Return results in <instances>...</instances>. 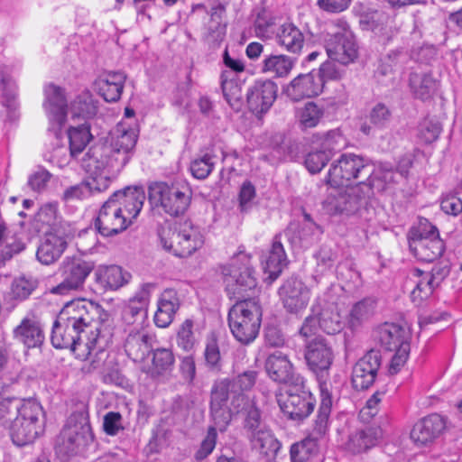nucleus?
<instances>
[{
	"label": "nucleus",
	"mask_w": 462,
	"mask_h": 462,
	"mask_svg": "<svg viewBox=\"0 0 462 462\" xmlns=\"http://www.w3.org/2000/svg\"><path fill=\"white\" fill-rule=\"evenodd\" d=\"M112 337L110 315L101 306L83 299L65 304L52 327L55 348H69L98 367L96 357L105 355Z\"/></svg>",
	"instance_id": "f257e3e1"
},
{
	"label": "nucleus",
	"mask_w": 462,
	"mask_h": 462,
	"mask_svg": "<svg viewBox=\"0 0 462 462\" xmlns=\"http://www.w3.org/2000/svg\"><path fill=\"white\" fill-rule=\"evenodd\" d=\"M144 192L139 188L127 187L115 191L101 207L95 226L104 236L125 231L139 215Z\"/></svg>",
	"instance_id": "f03ea898"
},
{
	"label": "nucleus",
	"mask_w": 462,
	"mask_h": 462,
	"mask_svg": "<svg viewBox=\"0 0 462 462\" xmlns=\"http://www.w3.org/2000/svg\"><path fill=\"white\" fill-rule=\"evenodd\" d=\"M136 142L135 131L119 125L112 132L109 143L89 148L82 159L81 166L85 171L94 173L104 169L119 172L130 161Z\"/></svg>",
	"instance_id": "7ed1b4c3"
},
{
	"label": "nucleus",
	"mask_w": 462,
	"mask_h": 462,
	"mask_svg": "<svg viewBox=\"0 0 462 462\" xmlns=\"http://www.w3.org/2000/svg\"><path fill=\"white\" fill-rule=\"evenodd\" d=\"M11 411L17 412L10 425V436L16 446L32 443L44 430V414L40 403L32 400L14 403Z\"/></svg>",
	"instance_id": "20e7f679"
},
{
	"label": "nucleus",
	"mask_w": 462,
	"mask_h": 462,
	"mask_svg": "<svg viewBox=\"0 0 462 462\" xmlns=\"http://www.w3.org/2000/svg\"><path fill=\"white\" fill-rule=\"evenodd\" d=\"M263 311L254 300H243L228 311V326L234 337L243 345L254 341L259 334Z\"/></svg>",
	"instance_id": "39448f33"
},
{
	"label": "nucleus",
	"mask_w": 462,
	"mask_h": 462,
	"mask_svg": "<svg viewBox=\"0 0 462 462\" xmlns=\"http://www.w3.org/2000/svg\"><path fill=\"white\" fill-rule=\"evenodd\" d=\"M373 175V165L362 156L354 153H344L334 162L329 171L326 182L332 187L359 185L367 182Z\"/></svg>",
	"instance_id": "423d86ee"
},
{
	"label": "nucleus",
	"mask_w": 462,
	"mask_h": 462,
	"mask_svg": "<svg viewBox=\"0 0 462 462\" xmlns=\"http://www.w3.org/2000/svg\"><path fill=\"white\" fill-rule=\"evenodd\" d=\"M160 236L163 247L180 257L189 256L204 244L199 227L189 220L162 228Z\"/></svg>",
	"instance_id": "0eeeda50"
},
{
	"label": "nucleus",
	"mask_w": 462,
	"mask_h": 462,
	"mask_svg": "<svg viewBox=\"0 0 462 462\" xmlns=\"http://www.w3.org/2000/svg\"><path fill=\"white\" fill-rule=\"evenodd\" d=\"M192 192L185 185L154 182L149 186L148 198L154 207H162L171 216L183 214L189 206Z\"/></svg>",
	"instance_id": "6e6552de"
},
{
	"label": "nucleus",
	"mask_w": 462,
	"mask_h": 462,
	"mask_svg": "<svg viewBox=\"0 0 462 462\" xmlns=\"http://www.w3.org/2000/svg\"><path fill=\"white\" fill-rule=\"evenodd\" d=\"M258 373L247 370L236 377L217 380L212 386V410L218 420L223 424L229 419L227 411L222 409L225 401L229 400L230 393H245L255 384Z\"/></svg>",
	"instance_id": "1a4fd4ad"
},
{
	"label": "nucleus",
	"mask_w": 462,
	"mask_h": 462,
	"mask_svg": "<svg viewBox=\"0 0 462 462\" xmlns=\"http://www.w3.org/2000/svg\"><path fill=\"white\" fill-rule=\"evenodd\" d=\"M342 328V318L337 306L325 302L318 297L311 307V314L304 319L300 333L308 337L320 329L328 335H334L340 332Z\"/></svg>",
	"instance_id": "9d476101"
},
{
	"label": "nucleus",
	"mask_w": 462,
	"mask_h": 462,
	"mask_svg": "<svg viewBox=\"0 0 462 462\" xmlns=\"http://www.w3.org/2000/svg\"><path fill=\"white\" fill-rule=\"evenodd\" d=\"M410 250L420 261L433 262L442 255L445 246L436 226L420 222L412 227L408 235Z\"/></svg>",
	"instance_id": "9b49d317"
},
{
	"label": "nucleus",
	"mask_w": 462,
	"mask_h": 462,
	"mask_svg": "<svg viewBox=\"0 0 462 462\" xmlns=\"http://www.w3.org/2000/svg\"><path fill=\"white\" fill-rule=\"evenodd\" d=\"M372 197L370 184L363 181L353 185L345 191L335 190L329 193L322 203L324 211L331 216L350 214L358 209L360 205Z\"/></svg>",
	"instance_id": "f8f14e48"
},
{
	"label": "nucleus",
	"mask_w": 462,
	"mask_h": 462,
	"mask_svg": "<svg viewBox=\"0 0 462 462\" xmlns=\"http://www.w3.org/2000/svg\"><path fill=\"white\" fill-rule=\"evenodd\" d=\"M278 403L289 419L301 420L313 411L315 399L305 389L303 379H297L295 383L289 385L284 393L280 394Z\"/></svg>",
	"instance_id": "ddd939ff"
},
{
	"label": "nucleus",
	"mask_w": 462,
	"mask_h": 462,
	"mask_svg": "<svg viewBox=\"0 0 462 462\" xmlns=\"http://www.w3.org/2000/svg\"><path fill=\"white\" fill-rule=\"evenodd\" d=\"M226 288L234 294H242L256 286V279L245 254H238L231 260L228 267L223 269Z\"/></svg>",
	"instance_id": "4468645a"
},
{
	"label": "nucleus",
	"mask_w": 462,
	"mask_h": 462,
	"mask_svg": "<svg viewBox=\"0 0 462 462\" xmlns=\"http://www.w3.org/2000/svg\"><path fill=\"white\" fill-rule=\"evenodd\" d=\"M95 264L91 261L81 258L67 259L61 266L62 281L57 286L51 289L53 294H67L70 291L81 288L93 271Z\"/></svg>",
	"instance_id": "2eb2a0df"
},
{
	"label": "nucleus",
	"mask_w": 462,
	"mask_h": 462,
	"mask_svg": "<svg viewBox=\"0 0 462 462\" xmlns=\"http://www.w3.org/2000/svg\"><path fill=\"white\" fill-rule=\"evenodd\" d=\"M305 358L310 369L316 374L321 390V383L328 381L329 368L333 363L334 354L330 346L323 338L310 341L305 351Z\"/></svg>",
	"instance_id": "dca6fc26"
},
{
	"label": "nucleus",
	"mask_w": 462,
	"mask_h": 462,
	"mask_svg": "<svg viewBox=\"0 0 462 462\" xmlns=\"http://www.w3.org/2000/svg\"><path fill=\"white\" fill-rule=\"evenodd\" d=\"M278 294L286 311L297 315L307 309L311 289L301 279L291 277L279 288Z\"/></svg>",
	"instance_id": "f3484780"
},
{
	"label": "nucleus",
	"mask_w": 462,
	"mask_h": 462,
	"mask_svg": "<svg viewBox=\"0 0 462 462\" xmlns=\"http://www.w3.org/2000/svg\"><path fill=\"white\" fill-rule=\"evenodd\" d=\"M155 283H143L139 290L125 304L122 319L127 325L142 326L147 318V310Z\"/></svg>",
	"instance_id": "a211bd4d"
},
{
	"label": "nucleus",
	"mask_w": 462,
	"mask_h": 462,
	"mask_svg": "<svg viewBox=\"0 0 462 462\" xmlns=\"http://www.w3.org/2000/svg\"><path fill=\"white\" fill-rule=\"evenodd\" d=\"M382 356L378 350L371 349L362 356L352 370V384L356 390H365L375 381Z\"/></svg>",
	"instance_id": "6ab92c4d"
},
{
	"label": "nucleus",
	"mask_w": 462,
	"mask_h": 462,
	"mask_svg": "<svg viewBox=\"0 0 462 462\" xmlns=\"http://www.w3.org/2000/svg\"><path fill=\"white\" fill-rule=\"evenodd\" d=\"M71 420L61 431L62 445L68 453L75 454L94 441L91 426L86 418L71 424Z\"/></svg>",
	"instance_id": "aec40b11"
},
{
	"label": "nucleus",
	"mask_w": 462,
	"mask_h": 462,
	"mask_svg": "<svg viewBox=\"0 0 462 462\" xmlns=\"http://www.w3.org/2000/svg\"><path fill=\"white\" fill-rule=\"evenodd\" d=\"M277 97V86L271 80L256 81L246 94L250 111L257 117L269 111Z\"/></svg>",
	"instance_id": "412c9836"
},
{
	"label": "nucleus",
	"mask_w": 462,
	"mask_h": 462,
	"mask_svg": "<svg viewBox=\"0 0 462 462\" xmlns=\"http://www.w3.org/2000/svg\"><path fill=\"white\" fill-rule=\"evenodd\" d=\"M127 75L122 70H105L95 80L96 89L106 102H117L122 96Z\"/></svg>",
	"instance_id": "4be33fe9"
},
{
	"label": "nucleus",
	"mask_w": 462,
	"mask_h": 462,
	"mask_svg": "<svg viewBox=\"0 0 462 462\" xmlns=\"http://www.w3.org/2000/svg\"><path fill=\"white\" fill-rule=\"evenodd\" d=\"M15 340L27 348H39L42 346L45 335L40 320L34 315H27L13 330Z\"/></svg>",
	"instance_id": "5701e85b"
},
{
	"label": "nucleus",
	"mask_w": 462,
	"mask_h": 462,
	"mask_svg": "<svg viewBox=\"0 0 462 462\" xmlns=\"http://www.w3.org/2000/svg\"><path fill=\"white\" fill-rule=\"evenodd\" d=\"M264 366L268 376L279 383L291 385L295 383L297 379H303L294 373L291 362L286 355L280 351L269 355Z\"/></svg>",
	"instance_id": "b1692460"
},
{
	"label": "nucleus",
	"mask_w": 462,
	"mask_h": 462,
	"mask_svg": "<svg viewBox=\"0 0 462 462\" xmlns=\"http://www.w3.org/2000/svg\"><path fill=\"white\" fill-rule=\"evenodd\" d=\"M44 110L51 124L61 126L67 116V101L61 88L50 83L44 88Z\"/></svg>",
	"instance_id": "393cba45"
},
{
	"label": "nucleus",
	"mask_w": 462,
	"mask_h": 462,
	"mask_svg": "<svg viewBox=\"0 0 462 462\" xmlns=\"http://www.w3.org/2000/svg\"><path fill=\"white\" fill-rule=\"evenodd\" d=\"M445 427L446 422L440 415H429L413 426L411 439L419 446L428 445L443 432Z\"/></svg>",
	"instance_id": "a878e982"
},
{
	"label": "nucleus",
	"mask_w": 462,
	"mask_h": 462,
	"mask_svg": "<svg viewBox=\"0 0 462 462\" xmlns=\"http://www.w3.org/2000/svg\"><path fill=\"white\" fill-rule=\"evenodd\" d=\"M322 79L312 72L298 75L287 87L285 93L293 102L313 97L322 92Z\"/></svg>",
	"instance_id": "bb28decb"
},
{
	"label": "nucleus",
	"mask_w": 462,
	"mask_h": 462,
	"mask_svg": "<svg viewBox=\"0 0 462 462\" xmlns=\"http://www.w3.org/2000/svg\"><path fill=\"white\" fill-rule=\"evenodd\" d=\"M410 331L399 324L386 322L377 328L378 342L387 351L410 345Z\"/></svg>",
	"instance_id": "cd10ccee"
},
{
	"label": "nucleus",
	"mask_w": 462,
	"mask_h": 462,
	"mask_svg": "<svg viewBox=\"0 0 462 462\" xmlns=\"http://www.w3.org/2000/svg\"><path fill=\"white\" fill-rule=\"evenodd\" d=\"M180 306V300L174 289H166L161 294L157 310L154 314V323L159 328H167L173 320Z\"/></svg>",
	"instance_id": "c85d7f7f"
},
{
	"label": "nucleus",
	"mask_w": 462,
	"mask_h": 462,
	"mask_svg": "<svg viewBox=\"0 0 462 462\" xmlns=\"http://www.w3.org/2000/svg\"><path fill=\"white\" fill-rule=\"evenodd\" d=\"M229 399L230 404L228 405L227 401H225V403H223L222 406L223 410L228 411L229 419L222 425V423L216 417L214 411L212 410V391L210 392V416L214 421V424H216V426L218 428V430L221 432L225 431L227 429L228 425L232 420L233 414H245L251 406L256 404L254 399L249 398L243 393H230Z\"/></svg>",
	"instance_id": "c756f323"
},
{
	"label": "nucleus",
	"mask_w": 462,
	"mask_h": 462,
	"mask_svg": "<svg viewBox=\"0 0 462 462\" xmlns=\"http://www.w3.org/2000/svg\"><path fill=\"white\" fill-rule=\"evenodd\" d=\"M326 51L328 58L345 56L356 58L357 46L354 35L350 32L336 33L326 41Z\"/></svg>",
	"instance_id": "7c9ffc66"
},
{
	"label": "nucleus",
	"mask_w": 462,
	"mask_h": 462,
	"mask_svg": "<svg viewBox=\"0 0 462 462\" xmlns=\"http://www.w3.org/2000/svg\"><path fill=\"white\" fill-rule=\"evenodd\" d=\"M66 247L67 241L62 236L49 232L39 246L36 256L42 263L48 265L56 262Z\"/></svg>",
	"instance_id": "2f4dec72"
},
{
	"label": "nucleus",
	"mask_w": 462,
	"mask_h": 462,
	"mask_svg": "<svg viewBox=\"0 0 462 462\" xmlns=\"http://www.w3.org/2000/svg\"><path fill=\"white\" fill-rule=\"evenodd\" d=\"M320 396V405L313 428V434L316 435V438L325 435L328 429V422L332 406L331 383H321Z\"/></svg>",
	"instance_id": "473e14b6"
},
{
	"label": "nucleus",
	"mask_w": 462,
	"mask_h": 462,
	"mask_svg": "<svg viewBox=\"0 0 462 462\" xmlns=\"http://www.w3.org/2000/svg\"><path fill=\"white\" fill-rule=\"evenodd\" d=\"M410 87L416 98L427 101L435 95L439 83L430 74L412 72L410 76Z\"/></svg>",
	"instance_id": "72a5a7b5"
},
{
	"label": "nucleus",
	"mask_w": 462,
	"mask_h": 462,
	"mask_svg": "<svg viewBox=\"0 0 462 462\" xmlns=\"http://www.w3.org/2000/svg\"><path fill=\"white\" fill-rule=\"evenodd\" d=\"M148 334L139 331H131L125 341V351L134 362L143 361L151 347Z\"/></svg>",
	"instance_id": "f704fd0d"
},
{
	"label": "nucleus",
	"mask_w": 462,
	"mask_h": 462,
	"mask_svg": "<svg viewBox=\"0 0 462 462\" xmlns=\"http://www.w3.org/2000/svg\"><path fill=\"white\" fill-rule=\"evenodd\" d=\"M253 448L268 460L275 458L281 448V443L267 428L248 438Z\"/></svg>",
	"instance_id": "c9c22d12"
},
{
	"label": "nucleus",
	"mask_w": 462,
	"mask_h": 462,
	"mask_svg": "<svg viewBox=\"0 0 462 462\" xmlns=\"http://www.w3.org/2000/svg\"><path fill=\"white\" fill-rule=\"evenodd\" d=\"M130 274L118 265L102 266L97 272V281L106 288L117 290L126 284Z\"/></svg>",
	"instance_id": "e433bc0d"
},
{
	"label": "nucleus",
	"mask_w": 462,
	"mask_h": 462,
	"mask_svg": "<svg viewBox=\"0 0 462 462\" xmlns=\"http://www.w3.org/2000/svg\"><path fill=\"white\" fill-rule=\"evenodd\" d=\"M175 357L170 348H157L152 351V365L148 374L152 377H160L170 374L174 366Z\"/></svg>",
	"instance_id": "4c0bfd02"
},
{
	"label": "nucleus",
	"mask_w": 462,
	"mask_h": 462,
	"mask_svg": "<svg viewBox=\"0 0 462 462\" xmlns=\"http://www.w3.org/2000/svg\"><path fill=\"white\" fill-rule=\"evenodd\" d=\"M378 438L379 431L376 429L366 428L350 435L346 447L353 453H361L374 447Z\"/></svg>",
	"instance_id": "58836bf2"
},
{
	"label": "nucleus",
	"mask_w": 462,
	"mask_h": 462,
	"mask_svg": "<svg viewBox=\"0 0 462 462\" xmlns=\"http://www.w3.org/2000/svg\"><path fill=\"white\" fill-rule=\"evenodd\" d=\"M278 42L288 51L298 53L304 44L302 32L292 23L282 24L277 33Z\"/></svg>",
	"instance_id": "ea45409f"
},
{
	"label": "nucleus",
	"mask_w": 462,
	"mask_h": 462,
	"mask_svg": "<svg viewBox=\"0 0 462 462\" xmlns=\"http://www.w3.org/2000/svg\"><path fill=\"white\" fill-rule=\"evenodd\" d=\"M68 135L69 140V151L73 157L81 153L93 138L90 133V125L88 123L70 127L68 131Z\"/></svg>",
	"instance_id": "a19ab883"
},
{
	"label": "nucleus",
	"mask_w": 462,
	"mask_h": 462,
	"mask_svg": "<svg viewBox=\"0 0 462 462\" xmlns=\"http://www.w3.org/2000/svg\"><path fill=\"white\" fill-rule=\"evenodd\" d=\"M220 84L226 102L233 108L239 110L243 104V91L241 83L235 78H229L226 72H221Z\"/></svg>",
	"instance_id": "79ce46f5"
},
{
	"label": "nucleus",
	"mask_w": 462,
	"mask_h": 462,
	"mask_svg": "<svg viewBox=\"0 0 462 462\" xmlns=\"http://www.w3.org/2000/svg\"><path fill=\"white\" fill-rule=\"evenodd\" d=\"M278 236L273 243L269 256L265 263V271L270 277L277 278L287 264V257L282 243L277 240Z\"/></svg>",
	"instance_id": "37998d69"
},
{
	"label": "nucleus",
	"mask_w": 462,
	"mask_h": 462,
	"mask_svg": "<svg viewBox=\"0 0 462 462\" xmlns=\"http://www.w3.org/2000/svg\"><path fill=\"white\" fill-rule=\"evenodd\" d=\"M412 276L417 280L415 281V288L411 292V298L414 303L420 304L432 294L436 286L430 281L429 273H424L420 269H414Z\"/></svg>",
	"instance_id": "c03bdc74"
},
{
	"label": "nucleus",
	"mask_w": 462,
	"mask_h": 462,
	"mask_svg": "<svg viewBox=\"0 0 462 462\" xmlns=\"http://www.w3.org/2000/svg\"><path fill=\"white\" fill-rule=\"evenodd\" d=\"M325 114L323 106L315 102H307L299 111V124L301 128L316 127Z\"/></svg>",
	"instance_id": "a18cd8bd"
},
{
	"label": "nucleus",
	"mask_w": 462,
	"mask_h": 462,
	"mask_svg": "<svg viewBox=\"0 0 462 462\" xmlns=\"http://www.w3.org/2000/svg\"><path fill=\"white\" fill-rule=\"evenodd\" d=\"M225 13V7L219 4L211 8L210 11V24L208 26V32L207 41L210 43H217L223 40L226 34V25L222 23V16Z\"/></svg>",
	"instance_id": "49530a36"
},
{
	"label": "nucleus",
	"mask_w": 462,
	"mask_h": 462,
	"mask_svg": "<svg viewBox=\"0 0 462 462\" xmlns=\"http://www.w3.org/2000/svg\"><path fill=\"white\" fill-rule=\"evenodd\" d=\"M376 302L371 298H365L356 302L351 309L349 323L351 327H357L370 319L375 310Z\"/></svg>",
	"instance_id": "de8ad7c7"
},
{
	"label": "nucleus",
	"mask_w": 462,
	"mask_h": 462,
	"mask_svg": "<svg viewBox=\"0 0 462 462\" xmlns=\"http://www.w3.org/2000/svg\"><path fill=\"white\" fill-rule=\"evenodd\" d=\"M1 83L3 85L5 106L8 111L7 116L10 120L14 121L17 118L16 111L18 109L16 85L9 75H3Z\"/></svg>",
	"instance_id": "09e8293b"
},
{
	"label": "nucleus",
	"mask_w": 462,
	"mask_h": 462,
	"mask_svg": "<svg viewBox=\"0 0 462 462\" xmlns=\"http://www.w3.org/2000/svg\"><path fill=\"white\" fill-rule=\"evenodd\" d=\"M267 427L263 421L262 412L260 409L254 404L244 414L243 429L246 433L247 438L258 433L260 430H265Z\"/></svg>",
	"instance_id": "8fccbe9b"
},
{
	"label": "nucleus",
	"mask_w": 462,
	"mask_h": 462,
	"mask_svg": "<svg viewBox=\"0 0 462 462\" xmlns=\"http://www.w3.org/2000/svg\"><path fill=\"white\" fill-rule=\"evenodd\" d=\"M38 282L32 277L21 276L14 280L11 293L14 300H24L37 288Z\"/></svg>",
	"instance_id": "3c124183"
},
{
	"label": "nucleus",
	"mask_w": 462,
	"mask_h": 462,
	"mask_svg": "<svg viewBox=\"0 0 462 462\" xmlns=\"http://www.w3.org/2000/svg\"><path fill=\"white\" fill-rule=\"evenodd\" d=\"M86 172L90 175L89 179L87 180L90 195L107 189L111 182V178L118 173L113 172L109 171V169H104L96 173L88 171H86Z\"/></svg>",
	"instance_id": "603ef678"
},
{
	"label": "nucleus",
	"mask_w": 462,
	"mask_h": 462,
	"mask_svg": "<svg viewBox=\"0 0 462 462\" xmlns=\"http://www.w3.org/2000/svg\"><path fill=\"white\" fill-rule=\"evenodd\" d=\"M348 61L341 60H327L319 68V74L316 75L317 79H322V86L325 79H337L345 71V67Z\"/></svg>",
	"instance_id": "864d4df0"
},
{
	"label": "nucleus",
	"mask_w": 462,
	"mask_h": 462,
	"mask_svg": "<svg viewBox=\"0 0 462 462\" xmlns=\"http://www.w3.org/2000/svg\"><path fill=\"white\" fill-rule=\"evenodd\" d=\"M320 145L321 149L329 152L332 157L336 152L341 151L346 146V139L338 129H334L323 135Z\"/></svg>",
	"instance_id": "5fc2aeb1"
},
{
	"label": "nucleus",
	"mask_w": 462,
	"mask_h": 462,
	"mask_svg": "<svg viewBox=\"0 0 462 462\" xmlns=\"http://www.w3.org/2000/svg\"><path fill=\"white\" fill-rule=\"evenodd\" d=\"M194 322L187 319L182 322L177 333V344L186 352L191 351L196 344V337L193 332Z\"/></svg>",
	"instance_id": "6e6d98bb"
},
{
	"label": "nucleus",
	"mask_w": 462,
	"mask_h": 462,
	"mask_svg": "<svg viewBox=\"0 0 462 462\" xmlns=\"http://www.w3.org/2000/svg\"><path fill=\"white\" fill-rule=\"evenodd\" d=\"M213 159L214 156L207 152L204 155L193 160L190 163L191 174L196 179H206L214 168L215 162Z\"/></svg>",
	"instance_id": "4d7b16f0"
},
{
	"label": "nucleus",
	"mask_w": 462,
	"mask_h": 462,
	"mask_svg": "<svg viewBox=\"0 0 462 462\" xmlns=\"http://www.w3.org/2000/svg\"><path fill=\"white\" fill-rule=\"evenodd\" d=\"M316 449V443L312 439H305L300 442L294 443L291 447V462H305Z\"/></svg>",
	"instance_id": "13d9d810"
},
{
	"label": "nucleus",
	"mask_w": 462,
	"mask_h": 462,
	"mask_svg": "<svg viewBox=\"0 0 462 462\" xmlns=\"http://www.w3.org/2000/svg\"><path fill=\"white\" fill-rule=\"evenodd\" d=\"M392 110L385 104H375L369 112L370 124L377 128H383L392 119Z\"/></svg>",
	"instance_id": "bf43d9fd"
},
{
	"label": "nucleus",
	"mask_w": 462,
	"mask_h": 462,
	"mask_svg": "<svg viewBox=\"0 0 462 462\" xmlns=\"http://www.w3.org/2000/svg\"><path fill=\"white\" fill-rule=\"evenodd\" d=\"M394 176V172L391 170H382L379 169L377 171L373 167V175L371 178L367 179V182L365 184H370L372 188V196L374 193V190L380 192L384 190L386 185L388 183L393 182Z\"/></svg>",
	"instance_id": "052dcab7"
},
{
	"label": "nucleus",
	"mask_w": 462,
	"mask_h": 462,
	"mask_svg": "<svg viewBox=\"0 0 462 462\" xmlns=\"http://www.w3.org/2000/svg\"><path fill=\"white\" fill-rule=\"evenodd\" d=\"M331 159L330 153L322 149L310 152L305 159V166L311 173L319 172Z\"/></svg>",
	"instance_id": "680f3d73"
},
{
	"label": "nucleus",
	"mask_w": 462,
	"mask_h": 462,
	"mask_svg": "<svg viewBox=\"0 0 462 462\" xmlns=\"http://www.w3.org/2000/svg\"><path fill=\"white\" fill-rule=\"evenodd\" d=\"M274 18L265 10L259 13L254 23L255 34L260 38H269L273 33Z\"/></svg>",
	"instance_id": "e2e57ef3"
},
{
	"label": "nucleus",
	"mask_w": 462,
	"mask_h": 462,
	"mask_svg": "<svg viewBox=\"0 0 462 462\" xmlns=\"http://www.w3.org/2000/svg\"><path fill=\"white\" fill-rule=\"evenodd\" d=\"M217 430H218V428L216 425L208 429L207 435L202 440L200 448L196 452L195 457L197 459L201 460L206 458L214 450L217 437Z\"/></svg>",
	"instance_id": "0e129e2a"
},
{
	"label": "nucleus",
	"mask_w": 462,
	"mask_h": 462,
	"mask_svg": "<svg viewBox=\"0 0 462 462\" xmlns=\"http://www.w3.org/2000/svg\"><path fill=\"white\" fill-rule=\"evenodd\" d=\"M291 60H264L263 70L273 73L276 77H284L292 69Z\"/></svg>",
	"instance_id": "69168bd1"
},
{
	"label": "nucleus",
	"mask_w": 462,
	"mask_h": 462,
	"mask_svg": "<svg viewBox=\"0 0 462 462\" xmlns=\"http://www.w3.org/2000/svg\"><path fill=\"white\" fill-rule=\"evenodd\" d=\"M104 431L109 436H116L120 430H124L122 426V415L119 412L109 411L103 419Z\"/></svg>",
	"instance_id": "338daca9"
},
{
	"label": "nucleus",
	"mask_w": 462,
	"mask_h": 462,
	"mask_svg": "<svg viewBox=\"0 0 462 462\" xmlns=\"http://www.w3.org/2000/svg\"><path fill=\"white\" fill-rule=\"evenodd\" d=\"M315 257L317 259L318 272L325 273L333 267L337 255L331 248L321 247L315 254Z\"/></svg>",
	"instance_id": "774afa93"
}]
</instances>
